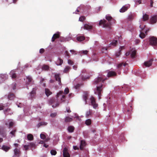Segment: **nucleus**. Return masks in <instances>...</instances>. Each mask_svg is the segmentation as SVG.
I'll return each instance as SVG.
<instances>
[{"label":"nucleus","instance_id":"obj_49","mask_svg":"<svg viewBox=\"0 0 157 157\" xmlns=\"http://www.w3.org/2000/svg\"><path fill=\"white\" fill-rule=\"evenodd\" d=\"M59 40L61 42H64L65 40L64 38L63 37L59 36Z\"/></svg>","mask_w":157,"mask_h":157},{"label":"nucleus","instance_id":"obj_52","mask_svg":"<svg viewBox=\"0 0 157 157\" xmlns=\"http://www.w3.org/2000/svg\"><path fill=\"white\" fill-rule=\"evenodd\" d=\"M16 131V129L14 130H13L10 133V134L12 135L13 136H15V134Z\"/></svg>","mask_w":157,"mask_h":157},{"label":"nucleus","instance_id":"obj_42","mask_svg":"<svg viewBox=\"0 0 157 157\" xmlns=\"http://www.w3.org/2000/svg\"><path fill=\"white\" fill-rule=\"evenodd\" d=\"M134 15L133 14H130L128 17V19L129 20H132L134 19Z\"/></svg>","mask_w":157,"mask_h":157},{"label":"nucleus","instance_id":"obj_30","mask_svg":"<svg viewBox=\"0 0 157 157\" xmlns=\"http://www.w3.org/2000/svg\"><path fill=\"white\" fill-rule=\"evenodd\" d=\"M67 129L69 132H72L74 131V127L73 126H70L68 127Z\"/></svg>","mask_w":157,"mask_h":157},{"label":"nucleus","instance_id":"obj_62","mask_svg":"<svg viewBox=\"0 0 157 157\" xmlns=\"http://www.w3.org/2000/svg\"><path fill=\"white\" fill-rule=\"evenodd\" d=\"M107 49L106 48H102V50L103 52H104L105 50L107 51Z\"/></svg>","mask_w":157,"mask_h":157},{"label":"nucleus","instance_id":"obj_38","mask_svg":"<svg viewBox=\"0 0 157 157\" xmlns=\"http://www.w3.org/2000/svg\"><path fill=\"white\" fill-rule=\"evenodd\" d=\"M50 153L52 155H56L57 154L56 151L54 150H51Z\"/></svg>","mask_w":157,"mask_h":157},{"label":"nucleus","instance_id":"obj_34","mask_svg":"<svg viewBox=\"0 0 157 157\" xmlns=\"http://www.w3.org/2000/svg\"><path fill=\"white\" fill-rule=\"evenodd\" d=\"M128 10V8L126 6H123L120 10V12L123 13L125 12Z\"/></svg>","mask_w":157,"mask_h":157},{"label":"nucleus","instance_id":"obj_61","mask_svg":"<svg viewBox=\"0 0 157 157\" xmlns=\"http://www.w3.org/2000/svg\"><path fill=\"white\" fill-rule=\"evenodd\" d=\"M153 2L152 0H150V6L151 7H153Z\"/></svg>","mask_w":157,"mask_h":157},{"label":"nucleus","instance_id":"obj_19","mask_svg":"<svg viewBox=\"0 0 157 157\" xmlns=\"http://www.w3.org/2000/svg\"><path fill=\"white\" fill-rule=\"evenodd\" d=\"M83 28L84 29L90 30L92 28V25H89L88 24H85L84 25Z\"/></svg>","mask_w":157,"mask_h":157},{"label":"nucleus","instance_id":"obj_44","mask_svg":"<svg viewBox=\"0 0 157 157\" xmlns=\"http://www.w3.org/2000/svg\"><path fill=\"white\" fill-rule=\"evenodd\" d=\"M14 124V123L13 122H10L9 123V127H8L9 128H12Z\"/></svg>","mask_w":157,"mask_h":157},{"label":"nucleus","instance_id":"obj_22","mask_svg":"<svg viewBox=\"0 0 157 157\" xmlns=\"http://www.w3.org/2000/svg\"><path fill=\"white\" fill-rule=\"evenodd\" d=\"M63 60L59 58L56 62V63L57 65H61L63 63Z\"/></svg>","mask_w":157,"mask_h":157},{"label":"nucleus","instance_id":"obj_15","mask_svg":"<svg viewBox=\"0 0 157 157\" xmlns=\"http://www.w3.org/2000/svg\"><path fill=\"white\" fill-rule=\"evenodd\" d=\"M55 77L56 80L58 81L59 82V84L60 85L61 84V78L60 77V75L59 74H55Z\"/></svg>","mask_w":157,"mask_h":157},{"label":"nucleus","instance_id":"obj_23","mask_svg":"<svg viewBox=\"0 0 157 157\" xmlns=\"http://www.w3.org/2000/svg\"><path fill=\"white\" fill-rule=\"evenodd\" d=\"M76 39L79 41H82L85 40V37L84 36H78L77 37Z\"/></svg>","mask_w":157,"mask_h":157},{"label":"nucleus","instance_id":"obj_7","mask_svg":"<svg viewBox=\"0 0 157 157\" xmlns=\"http://www.w3.org/2000/svg\"><path fill=\"white\" fill-rule=\"evenodd\" d=\"M90 101L91 105L94 109H96L98 107V105L96 103L95 98L92 96L90 98Z\"/></svg>","mask_w":157,"mask_h":157},{"label":"nucleus","instance_id":"obj_58","mask_svg":"<svg viewBox=\"0 0 157 157\" xmlns=\"http://www.w3.org/2000/svg\"><path fill=\"white\" fill-rule=\"evenodd\" d=\"M135 2L136 3H138L139 4L141 3V2L140 0H135Z\"/></svg>","mask_w":157,"mask_h":157},{"label":"nucleus","instance_id":"obj_45","mask_svg":"<svg viewBox=\"0 0 157 157\" xmlns=\"http://www.w3.org/2000/svg\"><path fill=\"white\" fill-rule=\"evenodd\" d=\"M69 92V89L68 88L65 89L64 94H67Z\"/></svg>","mask_w":157,"mask_h":157},{"label":"nucleus","instance_id":"obj_4","mask_svg":"<svg viewBox=\"0 0 157 157\" xmlns=\"http://www.w3.org/2000/svg\"><path fill=\"white\" fill-rule=\"evenodd\" d=\"M48 102L50 105H52V107L53 108L58 106L59 104V101L54 98H51L49 100Z\"/></svg>","mask_w":157,"mask_h":157},{"label":"nucleus","instance_id":"obj_64","mask_svg":"<svg viewBox=\"0 0 157 157\" xmlns=\"http://www.w3.org/2000/svg\"><path fill=\"white\" fill-rule=\"evenodd\" d=\"M130 54V52H127L125 53V55L126 56H128Z\"/></svg>","mask_w":157,"mask_h":157},{"label":"nucleus","instance_id":"obj_8","mask_svg":"<svg viewBox=\"0 0 157 157\" xmlns=\"http://www.w3.org/2000/svg\"><path fill=\"white\" fill-rule=\"evenodd\" d=\"M60 36V33L59 32H57L56 33H55L53 34L52 38V41L54 42L55 41V40L59 38V36Z\"/></svg>","mask_w":157,"mask_h":157},{"label":"nucleus","instance_id":"obj_10","mask_svg":"<svg viewBox=\"0 0 157 157\" xmlns=\"http://www.w3.org/2000/svg\"><path fill=\"white\" fill-rule=\"evenodd\" d=\"M153 60V59H151L145 62L144 63V65L146 67H149L151 66Z\"/></svg>","mask_w":157,"mask_h":157},{"label":"nucleus","instance_id":"obj_20","mask_svg":"<svg viewBox=\"0 0 157 157\" xmlns=\"http://www.w3.org/2000/svg\"><path fill=\"white\" fill-rule=\"evenodd\" d=\"M10 75L12 78H15L17 77V75L15 71L13 70L11 71L10 73Z\"/></svg>","mask_w":157,"mask_h":157},{"label":"nucleus","instance_id":"obj_32","mask_svg":"<svg viewBox=\"0 0 157 157\" xmlns=\"http://www.w3.org/2000/svg\"><path fill=\"white\" fill-rule=\"evenodd\" d=\"M88 97V94L87 92H86L85 93V94L83 95V98L84 101H85V103H86V100L87 98Z\"/></svg>","mask_w":157,"mask_h":157},{"label":"nucleus","instance_id":"obj_56","mask_svg":"<svg viewBox=\"0 0 157 157\" xmlns=\"http://www.w3.org/2000/svg\"><path fill=\"white\" fill-rule=\"evenodd\" d=\"M29 145H25L24 146V147L25 148V150L26 151L28 149Z\"/></svg>","mask_w":157,"mask_h":157},{"label":"nucleus","instance_id":"obj_40","mask_svg":"<svg viewBox=\"0 0 157 157\" xmlns=\"http://www.w3.org/2000/svg\"><path fill=\"white\" fill-rule=\"evenodd\" d=\"M139 36L142 39H143L145 37V35L144 33L141 32L139 35Z\"/></svg>","mask_w":157,"mask_h":157},{"label":"nucleus","instance_id":"obj_25","mask_svg":"<svg viewBox=\"0 0 157 157\" xmlns=\"http://www.w3.org/2000/svg\"><path fill=\"white\" fill-rule=\"evenodd\" d=\"M71 67L69 66H67L63 70V72L64 73H67L71 69Z\"/></svg>","mask_w":157,"mask_h":157},{"label":"nucleus","instance_id":"obj_33","mask_svg":"<svg viewBox=\"0 0 157 157\" xmlns=\"http://www.w3.org/2000/svg\"><path fill=\"white\" fill-rule=\"evenodd\" d=\"M47 124V122H41L39 123L37 125V127L39 128L40 126L42 125H46Z\"/></svg>","mask_w":157,"mask_h":157},{"label":"nucleus","instance_id":"obj_2","mask_svg":"<svg viewBox=\"0 0 157 157\" xmlns=\"http://www.w3.org/2000/svg\"><path fill=\"white\" fill-rule=\"evenodd\" d=\"M104 77L105 76L103 75H99L98 77L94 79L93 84L94 85H97L101 82L103 83L105 81L108 79L107 77L105 78Z\"/></svg>","mask_w":157,"mask_h":157},{"label":"nucleus","instance_id":"obj_21","mask_svg":"<svg viewBox=\"0 0 157 157\" xmlns=\"http://www.w3.org/2000/svg\"><path fill=\"white\" fill-rule=\"evenodd\" d=\"M10 148V147H9L5 145H3L1 148L2 149L6 152L8 151Z\"/></svg>","mask_w":157,"mask_h":157},{"label":"nucleus","instance_id":"obj_53","mask_svg":"<svg viewBox=\"0 0 157 157\" xmlns=\"http://www.w3.org/2000/svg\"><path fill=\"white\" fill-rule=\"evenodd\" d=\"M12 89L13 90H15L16 88L17 84L16 83H13L12 84Z\"/></svg>","mask_w":157,"mask_h":157},{"label":"nucleus","instance_id":"obj_1","mask_svg":"<svg viewBox=\"0 0 157 157\" xmlns=\"http://www.w3.org/2000/svg\"><path fill=\"white\" fill-rule=\"evenodd\" d=\"M106 19L108 21L104 19L101 20L99 22V25H103V27L104 28H110L111 24L112 23H115L116 21L112 17L109 15H107L105 16Z\"/></svg>","mask_w":157,"mask_h":157},{"label":"nucleus","instance_id":"obj_57","mask_svg":"<svg viewBox=\"0 0 157 157\" xmlns=\"http://www.w3.org/2000/svg\"><path fill=\"white\" fill-rule=\"evenodd\" d=\"M65 54L66 56H67L68 57H70V54L68 51H66L65 52Z\"/></svg>","mask_w":157,"mask_h":157},{"label":"nucleus","instance_id":"obj_54","mask_svg":"<svg viewBox=\"0 0 157 157\" xmlns=\"http://www.w3.org/2000/svg\"><path fill=\"white\" fill-rule=\"evenodd\" d=\"M56 113H52L51 114L50 116L52 117H55L56 115Z\"/></svg>","mask_w":157,"mask_h":157},{"label":"nucleus","instance_id":"obj_6","mask_svg":"<svg viewBox=\"0 0 157 157\" xmlns=\"http://www.w3.org/2000/svg\"><path fill=\"white\" fill-rule=\"evenodd\" d=\"M63 91H60L57 94L56 98H57L60 97H61L60 100L62 102H64L65 101L66 97L65 95H64Z\"/></svg>","mask_w":157,"mask_h":157},{"label":"nucleus","instance_id":"obj_3","mask_svg":"<svg viewBox=\"0 0 157 157\" xmlns=\"http://www.w3.org/2000/svg\"><path fill=\"white\" fill-rule=\"evenodd\" d=\"M102 86L103 85L101 84L100 86H97L96 88L94 90L95 94L98 95L99 99L101 98V94L102 93Z\"/></svg>","mask_w":157,"mask_h":157},{"label":"nucleus","instance_id":"obj_11","mask_svg":"<svg viewBox=\"0 0 157 157\" xmlns=\"http://www.w3.org/2000/svg\"><path fill=\"white\" fill-rule=\"evenodd\" d=\"M117 75V73L113 71H109L108 73L107 76L108 78L113 77Z\"/></svg>","mask_w":157,"mask_h":157},{"label":"nucleus","instance_id":"obj_37","mask_svg":"<svg viewBox=\"0 0 157 157\" xmlns=\"http://www.w3.org/2000/svg\"><path fill=\"white\" fill-rule=\"evenodd\" d=\"M127 64L126 63H121L118 64L117 65V67L118 68H120L123 65L125 66Z\"/></svg>","mask_w":157,"mask_h":157},{"label":"nucleus","instance_id":"obj_12","mask_svg":"<svg viewBox=\"0 0 157 157\" xmlns=\"http://www.w3.org/2000/svg\"><path fill=\"white\" fill-rule=\"evenodd\" d=\"M151 23L154 24L156 23L157 21V16L155 15L152 16L150 20Z\"/></svg>","mask_w":157,"mask_h":157},{"label":"nucleus","instance_id":"obj_31","mask_svg":"<svg viewBox=\"0 0 157 157\" xmlns=\"http://www.w3.org/2000/svg\"><path fill=\"white\" fill-rule=\"evenodd\" d=\"M149 19V16L146 14H145L143 15V19L144 21L148 20Z\"/></svg>","mask_w":157,"mask_h":157},{"label":"nucleus","instance_id":"obj_59","mask_svg":"<svg viewBox=\"0 0 157 157\" xmlns=\"http://www.w3.org/2000/svg\"><path fill=\"white\" fill-rule=\"evenodd\" d=\"M4 106L2 104H0V110H2L3 109Z\"/></svg>","mask_w":157,"mask_h":157},{"label":"nucleus","instance_id":"obj_47","mask_svg":"<svg viewBox=\"0 0 157 157\" xmlns=\"http://www.w3.org/2000/svg\"><path fill=\"white\" fill-rule=\"evenodd\" d=\"M40 137L41 139L44 140L46 138V136L45 135L41 133L40 134Z\"/></svg>","mask_w":157,"mask_h":157},{"label":"nucleus","instance_id":"obj_48","mask_svg":"<svg viewBox=\"0 0 157 157\" xmlns=\"http://www.w3.org/2000/svg\"><path fill=\"white\" fill-rule=\"evenodd\" d=\"M121 50H120L119 52H116V56L117 57H119L121 54Z\"/></svg>","mask_w":157,"mask_h":157},{"label":"nucleus","instance_id":"obj_51","mask_svg":"<svg viewBox=\"0 0 157 157\" xmlns=\"http://www.w3.org/2000/svg\"><path fill=\"white\" fill-rule=\"evenodd\" d=\"M68 64L72 65L74 64V62L71 59H68Z\"/></svg>","mask_w":157,"mask_h":157},{"label":"nucleus","instance_id":"obj_16","mask_svg":"<svg viewBox=\"0 0 157 157\" xmlns=\"http://www.w3.org/2000/svg\"><path fill=\"white\" fill-rule=\"evenodd\" d=\"M4 113L6 115H11L13 113L12 111L10 109L7 108L6 109L4 110Z\"/></svg>","mask_w":157,"mask_h":157},{"label":"nucleus","instance_id":"obj_35","mask_svg":"<svg viewBox=\"0 0 157 157\" xmlns=\"http://www.w3.org/2000/svg\"><path fill=\"white\" fill-rule=\"evenodd\" d=\"M136 54V50H134L132 52V53H131V57L132 58H135Z\"/></svg>","mask_w":157,"mask_h":157},{"label":"nucleus","instance_id":"obj_13","mask_svg":"<svg viewBox=\"0 0 157 157\" xmlns=\"http://www.w3.org/2000/svg\"><path fill=\"white\" fill-rule=\"evenodd\" d=\"M86 145V143L85 141L84 140H81L80 141V149L81 150H83Z\"/></svg>","mask_w":157,"mask_h":157},{"label":"nucleus","instance_id":"obj_28","mask_svg":"<svg viewBox=\"0 0 157 157\" xmlns=\"http://www.w3.org/2000/svg\"><path fill=\"white\" fill-rule=\"evenodd\" d=\"M49 68V66L47 65H44L42 68L43 70L44 71H48Z\"/></svg>","mask_w":157,"mask_h":157},{"label":"nucleus","instance_id":"obj_41","mask_svg":"<svg viewBox=\"0 0 157 157\" xmlns=\"http://www.w3.org/2000/svg\"><path fill=\"white\" fill-rule=\"evenodd\" d=\"M85 19L86 17L85 16H82L79 17V20L80 21L83 22Z\"/></svg>","mask_w":157,"mask_h":157},{"label":"nucleus","instance_id":"obj_50","mask_svg":"<svg viewBox=\"0 0 157 157\" xmlns=\"http://www.w3.org/2000/svg\"><path fill=\"white\" fill-rule=\"evenodd\" d=\"M88 52V51L87 50L82 51L81 52V53H82L84 55H87Z\"/></svg>","mask_w":157,"mask_h":157},{"label":"nucleus","instance_id":"obj_46","mask_svg":"<svg viewBox=\"0 0 157 157\" xmlns=\"http://www.w3.org/2000/svg\"><path fill=\"white\" fill-rule=\"evenodd\" d=\"M29 146H30L31 147H35V143L33 142H31L29 143Z\"/></svg>","mask_w":157,"mask_h":157},{"label":"nucleus","instance_id":"obj_39","mask_svg":"<svg viewBox=\"0 0 157 157\" xmlns=\"http://www.w3.org/2000/svg\"><path fill=\"white\" fill-rule=\"evenodd\" d=\"M117 43V40H113V41L110 43L111 45L116 46Z\"/></svg>","mask_w":157,"mask_h":157},{"label":"nucleus","instance_id":"obj_63","mask_svg":"<svg viewBox=\"0 0 157 157\" xmlns=\"http://www.w3.org/2000/svg\"><path fill=\"white\" fill-rule=\"evenodd\" d=\"M73 148L75 150H76L77 149H78V148L76 146H74Z\"/></svg>","mask_w":157,"mask_h":157},{"label":"nucleus","instance_id":"obj_27","mask_svg":"<svg viewBox=\"0 0 157 157\" xmlns=\"http://www.w3.org/2000/svg\"><path fill=\"white\" fill-rule=\"evenodd\" d=\"M72 120V118L68 117H66L65 118V121L66 123L71 122Z\"/></svg>","mask_w":157,"mask_h":157},{"label":"nucleus","instance_id":"obj_9","mask_svg":"<svg viewBox=\"0 0 157 157\" xmlns=\"http://www.w3.org/2000/svg\"><path fill=\"white\" fill-rule=\"evenodd\" d=\"M63 157H70V155L68 152V149L64 147L63 149Z\"/></svg>","mask_w":157,"mask_h":157},{"label":"nucleus","instance_id":"obj_18","mask_svg":"<svg viewBox=\"0 0 157 157\" xmlns=\"http://www.w3.org/2000/svg\"><path fill=\"white\" fill-rule=\"evenodd\" d=\"M32 81L33 79L31 76H28L26 77V83L27 85H29Z\"/></svg>","mask_w":157,"mask_h":157},{"label":"nucleus","instance_id":"obj_24","mask_svg":"<svg viewBox=\"0 0 157 157\" xmlns=\"http://www.w3.org/2000/svg\"><path fill=\"white\" fill-rule=\"evenodd\" d=\"M45 93L47 97L49 96L52 94V92H51L49 89L48 88H46L45 89Z\"/></svg>","mask_w":157,"mask_h":157},{"label":"nucleus","instance_id":"obj_29","mask_svg":"<svg viewBox=\"0 0 157 157\" xmlns=\"http://www.w3.org/2000/svg\"><path fill=\"white\" fill-rule=\"evenodd\" d=\"M27 139L29 140H32L33 139V135L31 134H28L27 136Z\"/></svg>","mask_w":157,"mask_h":157},{"label":"nucleus","instance_id":"obj_55","mask_svg":"<svg viewBox=\"0 0 157 157\" xmlns=\"http://www.w3.org/2000/svg\"><path fill=\"white\" fill-rule=\"evenodd\" d=\"M45 51L44 49L43 48H41L39 52L41 54L43 53Z\"/></svg>","mask_w":157,"mask_h":157},{"label":"nucleus","instance_id":"obj_60","mask_svg":"<svg viewBox=\"0 0 157 157\" xmlns=\"http://www.w3.org/2000/svg\"><path fill=\"white\" fill-rule=\"evenodd\" d=\"M90 114V111H87L86 113V116H88Z\"/></svg>","mask_w":157,"mask_h":157},{"label":"nucleus","instance_id":"obj_36","mask_svg":"<svg viewBox=\"0 0 157 157\" xmlns=\"http://www.w3.org/2000/svg\"><path fill=\"white\" fill-rule=\"evenodd\" d=\"M91 123V121L90 119H88L86 120L85 124L87 125H90Z\"/></svg>","mask_w":157,"mask_h":157},{"label":"nucleus","instance_id":"obj_43","mask_svg":"<svg viewBox=\"0 0 157 157\" xmlns=\"http://www.w3.org/2000/svg\"><path fill=\"white\" fill-rule=\"evenodd\" d=\"M0 77L1 78H3V79H7L8 77V75H6V74L5 75H2L1 74L0 75Z\"/></svg>","mask_w":157,"mask_h":157},{"label":"nucleus","instance_id":"obj_17","mask_svg":"<svg viewBox=\"0 0 157 157\" xmlns=\"http://www.w3.org/2000/svg\"><path fill=\"white\" fill-rule=\"evenodd\" d=\"M15 97V95L13 93H10L8 95V98L10 100H13Z\"/></svg>","mask_w":157,"mask_h":157},{"label":"nucleus","instance_id":"obj_14","mask_svg":"<svg viewBox=\"0 0 157 157\" xmlns=\"http://www.w3.org/2000/svg\"><path fill=\"white\" fill-rule=\"evenodd\" d=\"M36 88H33V90L30 93V97L32 99L34 97L36 94Z\"/></svg>","mask_w":157,"mask_h":157},{"label":"nucleus","instance_id":"obj_5","mask_svg":"<svg viewBox=\"0 0 157 157\" xmlns=\"http://www.w3.org/2000/svg\"><path fill=\"white\" fill-rule=\"evenodd\" d=\"M149 44L152 46H156L157 45V38L154 36H152L149 38Z\"/></svg>","mask_w":157,"mask_h":157},{"label":"nucleus","instance_id":"obj_26","mask_svg":"<svg viewBox=\"0 0 157 157\" xmlns=\"http://www.w3.org/2000/svg\"><path fill=\"white\" fill-rule=\"evenodd\" d=\"M14 151L15 155L18 156L19 155L20 152L19 149L16 148L14 149Z\"/></svg>","mask_w":157,"mask_h":157}]
</instances>
